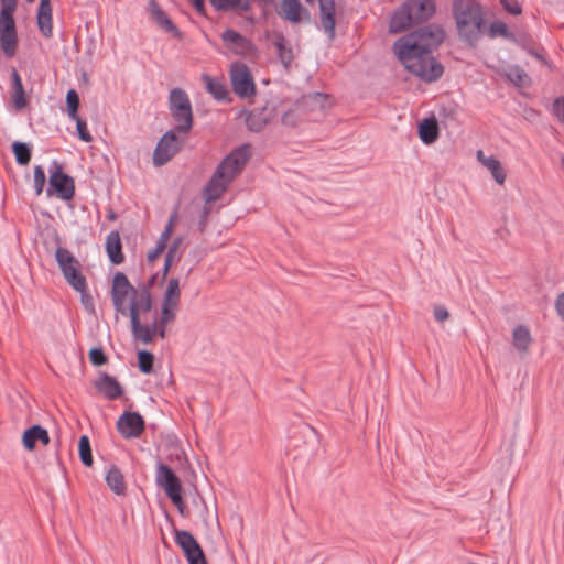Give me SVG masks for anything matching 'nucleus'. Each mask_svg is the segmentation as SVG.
Listing matches in <instances>:
<instances>
[{
    "label": "nucleus",
    "instance_id": "f257e3e1",
    "mask_svg": "<svg viewBox=\"0 0 564 564\" xmlns=\"http://www.w3.org/2000/svg\"><path fill=\"white\" fill-rule=\"evenodd\" d=\"M445 40V31L438 24H427L400 37L393 51L404 67L426 83L440 79L444 67L432 55Z\"/></svg>",
    "mask_w": 564,
    "mask_h": 564
},
{
    "label": "nucleus",
    "instance_id": "f03ea898",
    "mask_svg": "<svg viewBox=\"0 0 564 564\" xmlns=\"http://www.w3.org/2000/svg\"><path fill=\"white\" fill-rule=\"evenodd\" d=\"M249 145H242L229 153L217 166L204 188L205 202L212 203L220 198L228 185L239 174L249 159Z\"/></svg>",
    "mask_w": 564,
    "mask_h": 564
},
{
    "label": "nucleus",
    "instance_id": "7ed1b4c3",
    "mask_svg": "<svg viewBox=\"0 0 564 564\" xmlns=\"http://www.w3.org/2000/svg\"><path fill=\"white\" fill-rule=\"evenodd\" d=\"M453 14L459 36L470 46H476L486 25L481 4L476 0H455Z\"/></svg>",
    "mask_w": 564,
    "mask_h": 564
},
{
    "label": "nucleus",
    "instance_id": "20e7f679",
    "mask_svg": "<svg viewBox=\"0 0 564 564\" xmlns=\"http://www.w3.org/2000/svg\"><path fill=\"white\" fill-rule=\"evenodd\" d=\"M434 12V0H406L392 15L389 30L391 33L403 32L413 24L429 20Z\"/></svg>",
    "mask_w": 564,
    "mask_h": 564
},
{
    "label": "nucleus",
    "instance_id": "39448f33",
    "mask_svg": "<svg viewBox=\"0 0 564 564\" xmlns=\"http://www.w3.org/2000/svg\"><path fill=\"white\" fill-rule=\"evenodd\" d=\"M0 48L7 57H13L18 48L14 11L18 0H0Z\"/></svg>",
    "mask_w": 564,
    "mask_h": 564
},
{
    "label": "nucleus",
    "instance_id": "423d86ee",
    "mask_svg": "<svg viewBox=\"0 0 564 564\" xmlns=\"http://www.w3.org/2000/svg\"><path fill=\"white\" fill-rule=\"evenodd\" d=\"M169 110L175 123L174 130L187 134L194 123L192 104L188 95L182 88H173L169 97Z\"/></svg>",
    "mask_w": 564,
    "mask_h": 564
},
{
    "label": "nucleus",
    "instance_id": "0eeeda50",
    "mask_svg": "<svg viewBox=\"0 0 564 564\" xmlns=\"http://www.w3.org/2000/svg\"><path fill=\"white\" fill-rule=\"evenodd\" d=\"M53 193L63 200H70L75 195L74 178L64 173L62 165L56 161L50 169L47 195L51 196Z\"/></svg>",
    "mask_w": 564,
    "mask_h": 564
},
{
    "label": "nucleus",
    "instance_id": "6e6552de",
    "mask_svg": "<svg viewBox=\"0 0 564 564\" xmlns=\"http://www.w3.org/2000/svg\"><path fill=\"white\" fill-rule=\"evenodd\" d=\"M230 82L232 90L240 98H249L256 94V85L248 66L241 62L230 65Z\"/></svg>",
    "mask_w": 564,
    "mask_h": 564
},
{
    "label": "nucleus",
    "instance_id": "1a4fd4ad",
    "mask_svg": "<svg viewBox=\"0 0 564 564\" xmlns=\"http://www.w3.org/2000/svg\"><path fill=\"white\" fill-rule=\"evenodd\" d=\"M178 131L171 129L159 140L153 152V164L162 166L171 161L182 149L183 141L177 138Z\"/></svg>",
    "mask_w": 564,
    "mask_h": 564
},
{
    "label": "nucleus",
    "instance_id": "9d476101",
    "mask_svg": "<svg viewBox=\"0 0 564 564\" xmlns=\"http://www.w3.org/2000/svg\"><path fill=\"white\" fill-rule=\"evenodd\" d=\"M132 294L137 295V290L129 282L127 275L122 272H117L113 276L111 288V300L115 310L122 315L128 314V307L126 305L127 297Z\"/></svg>",
    "mask_w": 564,
    "mask_h": 564
},
{
    "label": "nucleus",
    "instance_id": "9b49d317",
    "mask_svg": "<svg viewBox=\"0 0 564 564\" xmlns=\"http://www.w3.org/2000/svg\"><path fill=\"white\" fill-rule=\"evenodd\" d=\"M221 40L225 46L237 56L252 57L256 55L257 48L253 43L232 29L225 30L221 33Z\"/></svg>",
    "mask_w": 564,
    "mask_h": 564
},
{
    "label": "nucleus",
    "instance_id": "f8f14e48",
    "mask_svg": "<svg viewBox=\"0 0 564 564\" xmlns=\"http://www.w3.org/2000/svg\"><path fill=\"white\" fill-rule=\"evenodd\" d=\"M276 116L274 101H267L261 107H256L248 112L246 124L250 131L260 132Z\"/></svg>",
    "mask_w": 564,
    "mask_h": 564
},
{
    "label": "nucleus",
    "instance_id": "ddd939ff",
    "mask_svg": "<svg viewBox=\"0 0 564 564\" xmlns=\"http://www.w3.org/2000/svg\"><path fill=\"white\" fill-rule=\"evenodd\" d=\"M144 427V420L138 412H124L117 421V430L124 438L139 437Z\"/></svg>",
    "mask_w": 564,
    "mask_h": 564
},
{
    "label": "nucleus",
    "instance_id": "4468645a",
    "mask_svg": "<svg viewBox=\"0 0 564 564\" xmlns=\"http://www.w3.org/2000/svg\"><path fill=\"white\" fill-rule=\"evenodd\" d=\"M156 482L161 486L170 499L176 498L177 491H182L178 477L172 468L165 464H159L156 469Z\"/></svg>",
    "mask_w": 564,
    "mask_h": 564
},
{
    "label": "nucleus",
    "instance_id": "2eb2a0df",
    "mask_svg": "<svg viewBox=\"0 0 564 564\" xmlns=\"http://www.w3.org/2000/svg\"><path fill=\"white\" fill-rule=\"evenodd\" d=\"M313 3L315 0H305ZM321 25L328 39H335V2L334 0H318Z\"/></svg>",
    "mask_w": 564,
    "mask_h": 564
},
{
    "label": "nucleus",
    "instance_id": "dca6fc26",
    "mask_svg": "<svg viewBox=\"0 0 564 564\" xmlns=\"http://www.w3.org/2000/svg\"><path fill=\"white\" fill-rule=\"evenodd\" d=\"M95 388L108 400H117L123 393L119 381L106 372L99 375L98 379L95 381Z\"/></svg>",
    "mask_w": 564,
    "mask_h": 564
},
{
    "label": "nucleus",
    "instance_id": "f3484780",
    "mask_svg": "<svg viewBox=\"0 0 564 564\" xmlns=\"http://www.w3.org/2000/svg\"><path fill=\"white\" fill-rule=\"evenodd\" d=\"M36 23L40 33L50 39L53 35V18L51 0H41L36 14Z\"/></svg>",
    "mask_w": 564,
    "mask_h": 564
},
{
    "label": "nucleus",
    "instance_id": "a211bd4d",
    "mask_svg": "<svg viewBox=\"0 0 564 564\" xmlns=\"http://www.w3.org/2000/svg\"><path fill=\"white\" fill-rule=\"evenodd\" d=\"M175 542L183 550L187 561L203 552L193 534L185 530H175Z\"/></svg>",
    "mask_w": 564,
    "mask_h": 564
},
{
    "label": "nucleus",
    "instance_id": "6ab92c4d",
    "mask_svg": "<svg viewBox=\"0 0 564 564\" xmlns=\"http://www.w3.org/2000/svg\"><path fill=\"white\" fill-rule=\"evenodd\" d=\"M302 13H304L306 20L310 21V13L302 7L300 0H281V11L279 14L283 19L292 23H299L302 19Z\"/></svg>",
    "mask_w": 564,
    "mask_h": 564
},
{
    "label": "nucleus",
    "instance_id": "aec40b11",
    "mask_svg": "<svg viewBox=\"0 0 564 564\" xmlns=\"http://www.w3.org/2000/svg\"><path fill=\"white\" fill-rule=\"evenodd\" d=\"M149 6L151 15L158 25H160L164 31L171 33L173 36L181 37V31L175 26L173 21L166 15L158 2L155 0H151Z\"/></svg>",
    "mask_w": 564,
    "mask_h": 564
},
{
    "label": "nucleus",
    "instance_id": "412c9836",
    "mask_svg": "<svg viewBox=\"0 0 564 564\" xmlns=\"http://www.w3.org/2000/svg\"><path fill=\"white\" fill-rule=\"evenodd\" d=\"M132 336L135 340L143 344H150L155 337V328L152 325H143L140 322V317L133 310L130 318Z\"/></svg>",
    "mask_w": 564,
    "mask_h": 564
},
{
    "label": "nucleus",
    "instance_id": "4be33fe9",
    "mask_svg": "<svg viewBox=\"0 0 564 564\" xmlns=\"http://www.w3.org/2000/svg\"><path fill=\"white\" fill-rule=\"evenodd\" d=\"M37 441H40L43 445H48L50 435L44 427L41 425H33L24 431L22 435V443L28 451L34 449L35 443Z\"/></svg>",
    "mask_w": 564,
    "mask_h": 564
},
{
    "label": "nucleus",
    "instance_id": "5701e85b",
    "mask_svg": "<svg viewBox=\"0 0 564 564\" xmlns=\"http://www.w3.org/2000/svg\"><path fill=\"white\" fill-rule=\"evenodd\" d=\"M272 44L276 51V55L285 69H289L294 58L293 50L290 42L283 34H275Z\"/></svg>",
    "mask_w": 564,
    "mask_h": 564
},
{
    "label": "nucleus",
    "instance_id": "b1692460",
    "mask_svg": "<svg viewBox=\"0 0 564 564\" xmlns=\"http://www.w3.org/2000/svg\"><path fill=\"white\" fill-rule=\"evenodd\" d=\"M532 337L530 330L524 325H518L512 330V345L521 356L529 354Z\"/></svg>",
    "mask_w": 564,
    "mask_h": 564
},
{
    "label": "nucleus",
    "instance_id": "393cba45",
    "mask_svg": "<svg viewBox=\"0 0 564 564\" xmlns=\"http://www.w3.org/2000/svg\"><path fill=\"white\" fill-rule=\"evenodd\" d=\"M105 480L108 487L118 496H124L127 492V485L123 474L118 466L111 465L106 473Z\"/></svg>",
    "mask_w": 564,
    "mask_h": 564
},
{
    "label": "nucleus",
    "instance_id": "a878e982",
    "mask_svg": "<svg viewBox=\"0 0 564 564\" xmlns=\"http://www.w3.org/2000/svg\"><path fill=\"white\" fill-rule=\"evenodd\" d=\"M129 307L128 313L130 317L132 316L133 310L135 311L137 315L140 317V312H149L152 308V296L148 288L141 289L139 292H137V295H133Z\"/></svg>",
    "mask_w": 564,
    "mask_h": 564
},
{
    "label": "nucleus",
    "instance_id": "bb28decb",
    "mask_svg": "<svg viewBox=\"0 0 564 564\" xmlns=\"http://www.w3.org/2000/svg\"><path fill=\"white\" fill-rule=\"evenodd\" d=\"M106 251L113 264H120L124 257L122 253L121 239L118 231H111L106 239Z\"/></svg>",
    "mask_w": 564,
    "mask_h": 564
},
{
    "label": "nucleus",
    "instance_id": "cd10ccee",
    "mask_svg": "<svg viewBox=\"0 0 564 564\" xmlns=\"http://www.w3.org/2000/svg\"><path fill=\"white\" fill-rule=\"evenodd\" d=\"M11 82H12V101L15 107V109L21 110L23 109L28 101L25 97L24 87L22 84V79L15 68L11 69Z\"/></svg>",
    "mask_w": 564,
    "mask_h": 564
},
{
    "label": "nucleus",
    "instance_id": "c85d7f7f",
    "mask_svg": "<svg viewBox=\"0 0 564 564\" xmlns=\"http://www.w3.org/2000/svg\"><path fill=\"white\" fill-rule=\"evenodd\" d=\"M419 137L425 144L435 142L438 138V126L434 118L424 119L419 126Z\"/></svg>",
    "mask_w": 564,
    "mask_h": 564
},
{
    "label": "nucleus",
    "instance_id": "c756f323",
    "mask_svg": "<svg viewBox=\"0 0 564 564\" xmlns=\"http://www.w3.org/2000/svg\"><path fill=\"white\" fill-rule=\"evenodd\" d=\"M63 276L74 290H83L86 278L80 272V267L61 269Z\"/></svg>",
    "mask_w": 564,
    "mask_h": 564
},
{
    "label": "nucleus",
    "instance_id": "7c9ffc66",
    "mask_svg": "<svg viewBox=\"0 0 564 564\" xmlns=\"http://www.w3.org/2000/svg\"><path fill=\"white\" fill-rule=\"evenodd\" d=\"M180 301H181L180 281L177 278H172L167 282V286L164 292L162 303L178 306Z\"/></svg>",
    "mask_w": 564,
    "mask_h": 564
},
{
    "label": "nucleus",
    "instance_id": "2f4dec72",
    "mask_svg": "<svg viewBox=\"0 0 564 564\" xmlns=\"http://www.w3.org/2000/svg\"><path fill=\"white\" fill-rule=\"evenodd\" d=\"M487 35L490 39H497L502 37L508 41H514L516 34L510 31L508 25L502 21H495L489 25V29L487 31Z\"/></svg>",
    "mask_w": 564,
    "mask_h": 564
},
{
    "label": "nucleus",
    "instance_id": "473e14b6",
    "mask_svg": "<svg viewBox=\"0 0 564 564\" xmlns=\"http://www.w3.org/2000/svg\"><path fill=\"white\" fill-rule=\"evenodd\" d=\"M205 80L208 93H210L215 99L219 101L228 100L229 93L225 84L210 76H205Z\"/></svg>",
    "mask_w": 564,
    "mask_h": 564
},
{
    "label": "nucleus",
    "instance_id": "72a5a7b5",
    "mask_svg": "<svg viewBox=\"0 0 564 564\" xmlns=\"http://www.w3.org/2000/svg\"><path fill=\"white\" fill-rule=\"evenodd\" d=\"M55 259L59 269L80 267L79 261L73 256V253L61 246L56 248Z\"/></svg>",
    "mask_w": 564,
    "mask_h": 564
},
{
    "label": "nucleus",
    "instance_id": "f704fd0d",
    "mask_svg": "<svg viewBox=\"0 0 564 564\" xmlns=\"http://www.w3.org/2000/svg\"><path fill=\"white\" fill-rule=\"evenodd\" d=\"M12 152L15 156V161L19 165H26L31 161L32 150L31 147L21 141H14L12 143Z\"/></svg>",
    "mask_w": 564,
    "mask_h": 564
},
{
    "label": "nucleus",
    "instance_id": "c9c22d12",
    "mask_svg": "<svg viewBox=\"0 0 564 564\" xmlns=\"http://www.w3.org/2000/svg\"><path fill=\"white\" fill-rule=\"evenodd\" d=\"M491 173L492 177L495 178V181L502 185L506 181V172L503 170V167L501 166L500 162L498 159H496L495 156H489L486 162H485V165Z\"/></svg>",
    "mask_w": 564,
    "mask_h": 564
},
{
    "label": "nucleus",
    "instance_id": "e433bc0d",
    "mask_svg": "<svg viewBox=\"0 0 564 564\" xmlns=\"http://www.w3.org/2000/svg\"><path fill=\"white\" fill-rule=\"evenodd\" d=\"M78 451H79V458L82 463L89 467L93 465V454H91V447L90 442L87 435H82L79 437L78 442Z\"/></svg>",
    "mask_w": 564,
    "mask_h": 564
},
{
    "label": "nucleus",
    "instance_id": "4c0bfd02",
    "mask_svg": "<svg viewBox=\"0 0 564 564\" xmlns=\"http://www.w3.org/2000/svg\"><path fill=\"white\" fill-rule=\"evenodd\" d=\"M67 113L70 119H77L79 96L75 89H69L66 94Z\"/></svg>",
    "mask_w": 564,
    "mask_h": 564
},
{
    "label": "nucleus",
    "instance_id": "58836bf2",
    "mask_svg": "<svg viewBox=\"0 0 564 564\" xmlns=\"http://www.w3.org/2000/svg\"><path fill=\"white\" fill-rule=\"evenodd\" d=\"M154 356L148 350L138 352V366L142 373H150L153 369Z\"/></svg>",
    "mask_w": 564,
    "mask_h": 564
},
{
    "label": "nucleus",
    "instance_id": "ea45409f",
    "mask_svg": "<svg viewBox=\"0 0 564 564\" xmlns=\"http://www.w3.org/2000/svg\"><path fill=\"white\" fill-rule=\"evenodd\" d=\"M506 77L518 86L524 85L525 80L529 78L527 73L518 65L509 67Z\"/></svg>",
    "mask_w": 564,
    "mask_h": 564
},
{
    "label": "nucleus",
    "instance_id": "a19ab883",
    "mask_svg": "<svg viewBox=\"0 0 564 564\" xmlns=\"http://www.w3.org/2000/svg\"><path fill=\"white\" fill-rule=\"evenodd\" d=\"M183 240L184 239L182 236H177L174 238V240L172 241V243L169 247L167 252L165 254V258H167V261L172 260L174 262H178L181 260L182 251L180 249L183 243Z\"/></svg>",
    "mask_w": 564,
    "mask_h": 564
},
{
    "label": "nucleus",
    "instance_id": "79ce46f5",
    "mask_svg": "<svg viewBox=\"0 0 564 564\" xmlns=\"http://www.w3.org/2000/svg\"><path fill=\"white\" fill-rule=\"evenodd\" d=\"M33 177H34L35 195L40 196L43 192V188H44V185L46 182L45 172L41 165L34 166Z\"/></svg>",
    "mask_w": 564,
    "mask_h": 564
},
{
    "label": "nucleus",
    "instance_id": "37998d69",
    "mask_svg": "<svg viewBox=\"0 0 564 564\" xmlns=\"http://www.w3.org/2000/svg\"><path fill=\"white\" fill-rule=\"evenodd\" d=\"M178 306L170 305V304H163L161 308V316L158 321H160V324L162 325H169L170 323L174 322L175 319V310Z\"/></svg>",
    "mask_w": 564,
    "mask_h": 564
},
{
    "label": "nucleus",
    "instance_id": "c03bdc74",
    "mask_svg": "<svg viewBox=\"0 0 564 564\" xmlns=\"http://www.w3.org/2000/svg\"><path fill=\"white\" fill-rule=\"evenodd\" d=\"M80 293V303L84 306L85 311L89 314L95 313V303L93 296L89 294L87 290V284L83 288V290H76Z\"/></svg>",
    "mask_w": 564,
    "mask_h": 564
},
{
    "label": "nucleus",
    "instance_id": "a18cd8bd",
    "mask_svg": "<svg viewBox=\"0 0 564 564\" xmlns=\"http://www.w3.org/2000/svg\"><path fill=\"white\" fill-rule=\"evenodd\" d=\"M89 360L94 366H104L108 361V357L104 352V350L99 347L91 348L89 350Z\"/></svg>",
    "mask_w": 564,
    "mask_h": 564
},
{
    "label": "nucleus",
    "instance_id": "49530a36",
    "mask_svg": "<svg viewBox=\"0 0 564 564\" xmlns=\"http://www.w3.org/2000/svg\"><path fill=\"white\" fill-rule=\"evenodd\" d=\"M76 122V129L78 138L84 142H90L93 140L91 134L88 131L87 123L79 116L77 119H73Z\"/></svg>",
    "mask_w": 564,
    "mask_h": 564
},
{
    "label": "nucleus",
    "instance_id": "de8ad7c7",
    "mask_svg": "<svg viewBox=\"0 0 564 564\" xmlns=\"http://www.w3.org/2000/svg\"><path fill=\"white\" fill-rule=\"evenodd\" d=\"M502 8L513 15H519L522 12V7L518 0H499Z\"/></svg>",
    "mask_w": 564,
    "mask_h": 564
},
{
    "label": "nucleus",
    "instance_id": "09e8293b",
    "mask_svg": "<svg viewBox=\"0 0 564 564\" xmlns=\"http://www.w3.org/2000/svg\"><path fill=\"white\" fill-rule=\"evenodd\" d=\"M239 0H209L210 4L218 11L234 10Z\"/></svg>",
    "mask_w": 564,
    "mask_h": 564
},
{
    "label": "nucleus",
    "instance_id": "8fccbe9b",
    "mask_svg": "<svg viewBox=\"0 0 564 564\" xmlns=\"http://www.w3.org/2000/svg\"><path fill=\"white\" fill-rule=\"evenodd\" d=\"M282 124L286 127H295L299 122V116L296 110H289L282 115L281 118Z\"/></svg>",
    "mask_w": 564,
    "mask_h": 564
},
{
    "label": "nucleus",
    "instance_id": "3c124183",
    "mask_svg": "<svg viewBox=\"0 0 564 564\" xmlns=\"http://www.w3.org/2000/svg\"><path fill=\"white\" fill-rule=\"evenodd\" d=\"M166 243L162 242L161 240H158L154 249L149 251L148 253V261H155L159 258V256L166 249Z\"/></svg>",
    "mask_w": 564,
    "mask_h": 564
},
{
    "label": "nucleus",
    "instance_id": "603ef678",
    "mask_svg": "<svg viewBox=\"0 0 564 564\" xmlns=\"http://www.w3.org/2000/svg\"><path fill=\"white\" fill-rule=\"evenodd\" d=\"M554 115L564 123V97H558L553 101Z\"/></svg>",
    "mask_w": 564,
    "mask_h": 564
},
{
    "label": "nucleus",
    "instance_id": "864d4df0",
    "mask_svg": "<svg viewBox=\"0 0 564 564\" xmlns=\"http://www.w3.org/2000/svg\"><path fill=\"white\" fill-rule=\"evenodd\" d=\"M434 317L437 322H441V323L445 322L449 317V312L443 305L435 306L434 307Z\"/></svg>",
    "mask_w": 564,
    "mask_h": 564
},
{
    "label": "nucleus",
    "instance_id": "5fc2aeb1",
    "mask_svg": "<svg viewBox=\"0 0 564 564\" xmlns=\"http://www.w3.org/2000/svg\"><path fill=\"white\" fill-rule=\"evenodd\" d=\"M511 42L514 43L516 45L520 46L521 48L528 51L529 43L531 42V39L525 33H521L519 35L516 34V40L511 41Z\"/></svg>",
    "mask_w": 564,
    "mask_h": 564
},
{
    "label": "nucleus",
    "instance_id": "6e6d98bb",
    "mask_svg": "<svg viewBox=\"0 0 564 564\" xmlns=\"http://www.w3.org/2000/svg\"><path fill=\"white\" fill-rule=\"evenodd\" d=\"M171 501L177 508L178 512L183 517H187V513L185 512V505H184L183 499H182V491H177L176 498L171 499Z\"/></svg>",
    "mask_w": 564,
    "mask_h": 564
},
{
    "label": "nucleus",
    "instance_id": "4d7b16f0",
    "mask_svg": "<svg viewBox=\"0 0 564 564\" xmlns=\"http://www.w3.org/2000/svg\"><path fill=\"white\" fill-rule=\"evenodd\" d=\"M555 308H556L557 314L564 322V292H562L561 294L557 295L556 301H555Z\"/></svg>",
    "mask_w": 564,
    "mask_h": 564
},
{
    "label": "nucleus",
    "instance_id": "13d9d810",
    "mask_svg": "<svg viewBox=\"0 0 564 564\" xmlns=\"http://www.w3.org/2000/svg\"><path fill=\"white\" fill-rule=\"evenodd\" d=\"M209 207L208 206H204L203 208V212H202V215H200V219H199V223H198V229L200 232H203L205 230V227L207 225V218H208V215H209Z\"/></svg>",
    "mask_w": 564,
    "mask_h": 564
},
{
    "label": "nucleus",
    "instance_id": "bf43d9fd",
    "mask_svg": "<svg viewBox=\"0 0 564 564\" xmlns=\"http://www.w3.org/2000/svg\"><path fill=\"white\" fill-rule=\"evenodd\" d=\"M173 228L171 224H166L164 227V230L162 231L159 240L167 245L169 239L171 238V235L173 232Z\"/></svg>",
    "mask_w": 564,
    "mask_h": 564
},
{
    "label": "nucleus",
    "instance_id": "052dcab7",
    "mask_svg": "<svg viewBox=\"0 0 564 564\" xmlns=\"http://www.w3.org/2000/svg\"><path fill=\"white\" fill-rule=\"evenodd\" d=\"M152 327L155 328V336H160L161 338H165L166 337V325H162L160 324V321H155L153 324H152Z\"/></svg>",
    "mask_w": 564,
    "mask_h": 564
},
{
    "label": "nucleus",
    "instance_id": "680f3d73",
    "mask_svg": "<svg viewBox=\"0 0 564 564\" xmlns=\"http://www.w3.org/2000/svg\"><path fill=\"white\" fill-rule=\"evenodd\" d=\"M188 564H208L204 552L196 554L188 561Z\"/></svg>",
    "mask_w": 564,
    "mask_h": 564
},
{
    "label": "nucleus",
    "instance_id": "e2e57ef3",
    "mask_svg": "<svg viewBox=\"0 0 564 564\" xmlns=\"http://www.w3.org/2000/svg\"><path fill=\"white\" fill-rule=\"evenodd\" d=\"M251 8L249 0H239L238 4L235 6L234 10H239L240 12H248Z\"/></svg>",
    "mask_w": 564,
    "mask_h": 564
},
{
    "label": "nucleus",
    "instance_id": "0e129e2a",
    "mask_svg": "<svg viewBox=\"0 0 564 564\" xmlns=\"http://www.w3.org/2000/svg\"><path fill=\"white\" fill-rule=\"evenodd\" d=\"M197 499L203 505V510H202L200 517L203 518L204 522L207 523V521H208V513H209V511L207 509V506H206L204 499L199 495H197Z\"/></svg>",
    "mask_w": 564,
    "mask_h": 564
},
{
    "label": "nucleus",
    "instance_id": "69168bd1",
    "mask_svg": "<svg viewBox=\"0 0 564 564\" xmlns=\"http://www.w3.org/2000/svg\"><path fill=\"white\" fill-rule=\"evenodd\" d=\"M197 12L203 13L205 10L204 0H191Z\"/></svg>",
    "mask_w": 564,
    "mask_h": 564
},
{
    "label": "nucleus",
    "instance_id": "338daca9",
    "mask_svg": "<svg viewBox=\"0 0 564 564\" xmlns=\"http://www.w3.org/2000/svg\"><path fill=\"white\" fill-rule=\"evenodd\" d=\"M173 263H174V261L169 260V262H167V258H165V260H164V265H163V270H162L163 279H165V278H166V275H167V273H169V271H170V269H171V267H172V264H173Z\"/></svg>",
    "mask_w": 564,
    "mask_h": 564
},
{
    "label": "nucleus",
    "instance_id": "774afa93",
    "mask_svg": "<svg viewBox=\"0 0 564 564\" xmlns=\"http://www.w3.org/2000/svg\"><path fill=\"white\" fill-rule=\"evenodd\" d=\"M476 158L482 165H485V162L489 156H486L482 150H478L476 152Z\"/></svg>",
    "mask_w": 564,
    "mask_h": 564
}]
</instances>
